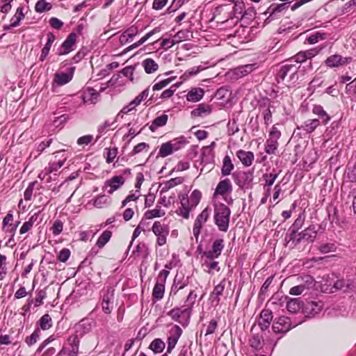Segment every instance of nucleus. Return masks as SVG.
I'll use <instances>...</instances> for the list:
<instances>
[{
    "label": "nucleus",
    "mask_w": 356,
    "mask_h": 356,
    "mask_svg": "<svg viewBox=\"0 0 356 356\" xmlns=\"http://www.w3.org/2000/svg\"><path fill=\"white\" fill-rule=\"evenodd\" d=\"M80 340L76 335H72L67 339V346L63 347L58 355L67 354L69 356H77Z\"/></svg>",
    "instance_id": "9"
},
{
    "label": "nucleus",
    "mask_w": 356,
    "mask_h": 356,
    "mask_svg": "<svg viewBox=\"0 0 356 356\" xmlns=\"http://www.w3.org/2000/svg\"><path fill=\"white\" fill-rule=\"evenodd\" d=\"M236 156L243 163V165L249 167L252 164L254 159L253 152L250 151H245L239 149L236 152Z\"/></svg>",
    "instance_id": "26"
},
{
    "label": "nucleus",
    "mask_w": 356,
    "mask_h": 356,
    "mask_svg": "<svg viewBox=\"0 0 356 356\" xmlns=\"http://www.w3.org/2000/svg\"><path fill=\"white\" fill-rule=\"evenodd\" d=\"M165 343L160 339H155L152 341L149 348L154 353H161L165 348Z\"/></svg>",
    "instance_id": "53"
},
{
    "label": "nucleus",
    "mask_w": 356,
    "mask_h": 356,
    "mask_svg": "<svg viewBox=\"0 0 356 356\" xmlns=\"http://www.w3.org/2000/svg\"><path fill=\"white\" fill-rule=\"evenodd\" d=\"M272 328L275 333H286L291 328V321L288 317L280 316L273 323Z\"/></svg>",
    "instance_id": "14"
},
{
    "label": "nucleus",
    "mask_w": 356,
    "mask_h": 356,
    "mask_svg": "<svg viewBox=\"0 0 356 356\" xmlns=\"http://www.w3.org/2000/svg\"><path fill=\"white\" fill-rule=\"evenodd\" d=\"M181 334L182 330L178 325H174L170 329V336L168 337V353H170L171 350L175 348Z\"/></svg>",
    "instance_id": "18"
},
{
    "label": "nucleus",
    "mask_w": 356,
    "mask_h": 356,
    "mask_svg": "<svg viewBox=\"0 0 356 356\" xmlns=\"http://www.w3.org/2000/svg\"><path fill=\"white\" fill-rule=\"evenodd\" d=\"M24 6H21L17 8V10L14 15V16L10 19V24L9 25H4L3 30L8 31L13 28L17 27L19 26L20 22L25 17V14L24 13Z\"/></svg>",
    "instance_id": "22"
},
{
    "label": "nucleus",
    "mask_w": 356,
    "mask_h": 356,
    "mask_svg": "<svg viewBox=\"0 0 356 356\" xmlns=\"http://www.w3.org/2000/svg\"><path fill=\"white\" fill-rule=\"evenodd\" d=\"M118 120V118H116L115 117L113 120L111 121L107 120L102 124L99 125L97 129L99 135L97 136L96 140L101 137V135L104 132L106 129L111 127L115 122H117Z\"/></svg>",
    "instance_id": "58"
},
{
    "label": "nucleus",
    "mask_w": 356,
    "mask_h": 356,
    "mask_svg": "<svg viewBox=\"0 0 356 356\" xmlns=\"http://www.w3.org/2000/svg\"><path fill=\"white\" fill-rule=\"evenodd\" d=\"M317 231L314 225H310L303 231L298 232L293 239H288V242L292 241L295 245H297L302 241L307 243H313L316 237Z\"/></svg>",
    "instance_id": "6"
},
{
    "label": "nucleus",
    "mask_w": 356,
    "mask_h": 356,
    "mask_svg": "<svg viewBox=\"0 0 356 356\" xmlns=\"http://www.w3.org/2000/svg\"><path fill=\"white\" fill-rule=\"evenodd\" d=\"M47 297V293L44 289H40L36 291V297L35 300V306L39 307L43 304V300Z\"/></svg>",
    "instance_id": "62"
},
{
    "label": "nucleus",
    "mask_w": 356,
    "mask_h": 356,
    "mask_svg": "<svg viewBox=\"0 0 356 356\" xmlns=\"http://www.w3.org/2000/svg\"><path fill=\"white\" fill-rule=\"evenodd\" d=\"M52 143V139H46L41 142L37 147V154L34 155V159H36L47 147H49Z\"/></svg>",
    "instance_id": "60"
},
{
    "label": "nucleus",
    "mask_w": 356,
    "mask_h": 356,
    "mask_svg": "<svg viewBox=\"0 0 356 356\" xmlns=\"http://www.w3.org/2000/svg\"><path fill=\"white\" fill-rule=\"evenodd\" d=\"M278 142L268 138L265 144V152L268 154H274L278 147Z\"/></svg>",
    "instance_id": "51"
},
{
    "label": "nucleus",
    "mask_w": 356,
    "mask_h": 356,
    "mask_svg": "<svg viewBox=\"0 0 356 356\" xmlns=\"http://www.w3.org/2000/svg\"><path fill=\"white\" fill-rule=\"evenodd\" d=\"M165 292V284L156 282L153 291H152V298L155 301L161 300L163 298Z\"/></svg>",
    "instance_id": "43"
},
{
    "label": "nucleus",
    "mask_w": 356,
    "mask_h": 356,
    "mask_svg": "<svg viewBox=\"0 0 356 356\" xmlns=\"http://www.w3.org/2000/svg\"><path fill=\"white\" fill-rule=\"evenodd\" d=\"M142 66L147 74H152L159 69L158 64L152 58H146L142 62Z\"/></svg>",
    "instance_id": "38"
},
{
    "label": "nucleus",
    "mask_w": 356,
    "mask_h": 356,
    "mask_svg": "<svg viewBox=\"0 0 356 356\" xmlns=\"http://www.w3.org/2000/svg\"><path fill=\"white\" fill-rule=\"evenodd\" d=\"M39 325L40 328L43 330L49 329L52 326L51 316L47 314L43 315L39 321Z\"/></svg>",
    "instance_id": "54"
},
{
    "label": "nucleus",
    "mask_w": 356,
    "mask_h": 356,
    "mask_svg": "<svg viewBox=\"0 0 356 356\" xmlns=\"http://www.w3.org/2000/svg\"><path fill=\"white\" fill-rule=\"evenodd\" d=\"M183 181H184V179L180 177L170 179V180L161 184L160 194L162 195L163 193H166L170 188H172L179 184H181Z\"/></svg>",
    "instance_id": "33"
},
{
    "label": "nucleus",
    "mask_w": 356,
    "mask_h": 356,
    "mask_svg": "<svg viewBox=\"0 0 356 356\" xmlns=\"http://www.w3.org/2000/svg\"><path fill=\"white\" fill-rule=\"evenodd\" d=\"M115 289L113 286H106L99 293L100 305L102 312L110 314L113 309Z\"/></svg>",
    "instance_id": "3"
},
{
    "label": "nucleus",
    "mask_w": 356,
    "mask_h": 356,
    "mask_svg": "<svg viewBox=\"0 0 356 356\" xmlns=\"http://www.w3.org/2000/svg\"><path fill=\"white\" fill-rule=\"evenodd\" d=\"M256 64H248L240 65L227 72V75L231 79L237 80L250 74L255 70Z\"/></svg>",
    "instance_id": "8"
},
{
    "label": "nucleus",
    "mask_w": 356,
    "mask_h": 356,
    "mask_svg": "<svg viewBox=\"0 0 356 356\" xmlns=\"http://www.w3.org/2000/svg\"><path fill=\"white\" fill-rule=\"evenodd\" d=\"M165 215V211L161 209V207H156V209L147 211L144 216L146 219H152L154 218L162 217Z\"/></svg>",
    "instance_id": "49"
},
{
    "label": "nucleus",
    "mask_w": 356,
    "mask_h": 356,
    "mask_svg": "<svg viewBox=\"0 0 356 356\" xmlns=\"http://www.w3.org/2000/svg\"><path fill=\"white\" fill-rule=\"evenodd\" d=\"M225 287V279L224 278L218 284L215 286L213 291L210 294V296L213 298L217 304H218L220 301V297L222 295Z\"/></svg>",
    "instance_id": "36"
},
{
    "label": "nucleus",
    "mask_w": 356,
    "mask_h": 356,
    "mask_svg": "<svg viewBox=\"0 0 356 356\" xmlns=\"http://www.w3.org/2000/svg\"><path fill=\"white\" fill-rule=\"evenodd\" d=\"M211 112V108L209 105L200 104L197 108L193 109L191 112V115L194 117H200L203 115H208Z\"/></svg>",
    "instance_id": "44"
},
{
    "label": "nucleus",
    "mask_w": 356,
    "mask_h": 356,
    "mask_svg": "<svg viewBox=\"0 0 356 356\" xmlns=\"http://www.w3.org/2000/svg\"><path fill=\"white\" fill-rule=\"evenodd\" d=\"M304 312L307 316L313 317L319 314L323 309L322 302L310 301L303 307Z\"/></svg>",
    "instance_id": "23"
},
{
    "label": "nucleus",
    "mask_w": 356,
    "mask_h": 356,
    "mask_svg": "<svg viewBox=\"0 0 356 356\" xmlns=\"http://www.w3.org/2000/svg\"><path fill=\"white\" fill-rule=\"evenodd\" d=\"M351 57H343L339 54H334L327 58L325 63L330 67H337L350 63L352 61Z\"/></svg>",
    "instance_id": "17"
},
{
    "label": "nucleus",
    "mask_w": 356,
    "mask_h": 356,
    "mask_svg": "<svg viewBox=\"0 0 356 356\" xmlns=\"http://www.w3.org/2000/svg\"><path fill=\"white\" fill-rule=\"evenodd\" d=\"M109 204V198L105 195H98L94 200L93 204L95 207L102 208L106 204Z\"/></svg>",
    "instance_id": "57"
},
{
    "label": "nucleus",
    "mask_w": 356,
    "mask_h": 356,
    "mask_svg": "<svg viewBox=\"0 0 356 356\" xmlns=\"http://www.w3.org/2000/svg\"><path fill=\"white\" fill-rule=\"evenodd\" d=\"M320 124V121L318 119L308 120L305 121L300 127L299 129L310 134L313 132Z\"/></svg>",
    "instance_id": "35"
},
{
    "label": "nucleus",
    "mask_w": 356,
    "mask_h": 356,
    "mask_svg": "<svg viewBox=\"0 0 356 356\" xmlns=\"http://www.w3.org/2000/svg\"><path fill=\"white\" fill-rule=\"evenodd\" d=\"M168 143H170L172 150L176 152L186 145V139L184 136H181L169 141Z\"/></svg>",
    "instance_id": "45"
},
{
    "label": "nucleus",
    "mask_w": 356,
    "mask_h": 356,
    "mask_svg": "<svg viewBox=\"0 0 356 356\" xmlns=\"http://www.w3.org/2000/svg\"><path fill=\"white\" fill-rule=\"evenodd\" d=\"M40 330L37 327L35 329L33 332L29 337H26L25 343L28 345V346H32L34 345L38 340L40 339Z\"/></svg>",
    "instance_id": "50"
},
{
    "label": "nucleus",
    "mask_w": 356,
    "mask_h": 356,
    "mask_svg": "<svg viewBox=\"0 0 356 356\" xmlns=\"http://www.w3.org/2000/svg\"><path fill=\"white\" fill-rule=\"evenodd\" d=\"M234 164L232 162L229 156L226 155L222 161V166L221 168V174L222 176L229 175L232 171L234 170Z\"/></svg>",
    "instance_id": "41"
},
{
    "label": "nucleus",
    "mask_w": 356,
    "mask_h": 356,
    "mask_svg": "<svg viewBox=\"0 0 356 356\" xmlns=\"http://www.w3.org/2000/svg\"><path fill=\"white\" fill-rule=\"evenodd\" d=\"M258 105L259 110L263 116L264 124L268 126L272 122L273 111H271V108L273 106L271 104V101L268 97L262 98L259 101Z\"/></svg>",
    "instance_id": "10"
},
{
    "label": "nucleus",
    "mask_w": 356,
    "mask_h": 356,
    "mask_svg": "<svg viewBox=\"0 0 356 356\" xmlns=\"http://www.w3.org/2000/svg\"><path fill=\"white\" fill-rule=\"evenodd\" d=\"M231 215L230 209L225 204L216 205L214 209V222L221 232H226L229 229Z\"/></svg>",
    "instance_id": "2"
},
{
    "label": "nucleus",
    "mask_w": 356,
    "mask_h": 356,
    "mask_svg": "<svg viewBox=\"0 0 356 356\" xmlns=\"http://www.w3.org/2000/svg\"><path fill=\"white\" fill-rule=\"evenodd\" d=\"M302 281L304 282V284H301L303 286H305V289H309L312 288L315 283V280L314 277L309 275H305L301 277Z\"/></svg>",
    "instance_id": "64"
},
{
    "label": "nucleus",
    "mask_w": 356,
    "mask_h": 356,
    "mask_svg": "<svg viewBox=\"0 0 356 356\" xmlns=\"http://www.w3.org/2000/svg\"><path fill=\"white\" fill-rule=\"evenodd\" d=\"M224 241L222 238L216 239L213 241L211 247V250L213 253L217 256H220L221 252L224 248Z\"/></svg>",
    "instance_id": "55"
},
{
    "label": "nucleus",
    "mask_w": 356,
    "mask_h": 356,
    "mask_svg": "<svg viewBox=\"0 0 356 356\" xmlns=\"http://www.w3.org/2000/svg\"><path fill=\"white\" fill-rule=\"evenodd\" d=\"M160 31L159 27H156L151 31L146 33L143 37H142L137 42H135L134 44L129 46L127 47L122 52V54H126L128 51L136 49L143 44L144 42H145L150 37H152L153 35H154L156 33H159Z\"/></svg>",
    "instance_id": "31"
},
{
    "label": "nucleus",
    "mask_w": 356,
    "mask_h": 356,
    "mask_svg": "<svg viewBox=\"0 0 356 356\" xmlns=\"http://www.w3.org/2000/svg\"><path fill=\"white\" fill-rule=\"evenodd\" d=\"M204 95V89L201 88H193L186 95V99L191 102H197L203 98Z\"/></svg>",
    "instance_id": "32"
},
{
    "label": "nucleus",
    "mask_w": 356,
    "mask_h": 356,
    "mask_svg": "<svg viewBox=\"0 0 356 356\" xmlns=\"http://www.w3.org/2000/svg\"><path fill=\"white\" fill-rule=\"evenodd\" d=\"M243 10V5H236L234 8L235 17L238 18L237 14L240 15L241 19L248 23L251 22L256 15V11L254 8L250 7L248 9Z\"/></svg>",
    "instance_id": "13"
},
{
    "label": "nucleus",
    "mask_w": 356,
    "mask_h": 356,
    "mask_svg": "<svg viewBox=\"0 0 356 356\" xmlns=\"http://www.w3.org/2000/svg\"><path fill=\"white\" fill-rule=\"evenodd\" d=\"M293 64H286L280 68L276 75V81L277 83L282 82L286 76L290 74L291 71L293 70Z\"/></svg>",
    "instance_id": "34"
},
{
    "label": "nucleus",
    "mask_w": 356,
    "mask_h": 356,
    "mask_svg": "<svg viewBox=\"0 0 356 356\" xmlns=\"http://www.w3.org/2000/svg\"><path fill=\"white\" fill-rule=\"evenodd\" d=\"M99 96L98 92L92 88H88L81 94V99L84 104H95Z\"/></svg>",
    "instance_id": "28"
},
{
    "label": "nucleus",
    "mask_w": 356,
    "mask_h": 356,
    "mask_svg": "<svg viewBox=\"0 0 356 356\" xmlns=\"http://www.w3.org/2000/svg\"><path fill=\"white\" fill-rule=\"evenodd\" d=\"M249 344L254 350H259L264 345L263 337L259 334H253L249 339Z\"/></svg>",
    "instance_id": "42"
},
{
    "label": "nucleus",
    "mask_w": 356,
    "mask_h": 356,
    "mask_svg": "<svg viewBox=\"0 0 356 356\" xmlns=\"http://www.w3.org/2000/svg\"><path fill=\"white\" fill-rule=\"evenodd\" d=\"M168 116L166 114H162L160 116L156 117L149 126V129L154 132L159 127H163L168 122Z\"/></svg>",
    "instance_id": "40"
},
{
    "label": "nucleus",
    "mask_w": 356,
    "mask_h": 356,
    "mask_svg": "<svg viewBox=\"0 0 356 356\" xmlns=\"http://www.w3.org/2000/svg\"><path fill=\"white\" fill-rule=\"evenodd\" d=\"M58 157L59 159L57 161L49 163V166L46 168L47 172H49V174L56 172L63 165L64 163L67 159L65 151L60 150L56 152L55 159H57Z\"/></svg>",
    "instance_id": "15"
},
{
    "label": "nucleus",
    "mask_w": 356,
    "mask_h": 356,
    "mask_svg": "<svg viewBox=\"0 0 356 356\" xmlns=\"http://www.w3.org/2000/svg\"><path fill=\"white\" fill-rule=\"evenodd\" d=\"M52 8V5L47 2L46 0H38L35 5V10L36 13H42L49 11Z\"/></svg>",
    "instance_id": "47"
},
{
    "label": "nucleus",
    "mask_w": 356,
    "mask_h": 356,
    "mask_svg": "<svg viewBox=\"0 0 356 356\" xmlns=\"http://www.w3.org/2000/svg\"><path fill=\"white\" fill-rule=\"evenodd\" d=\"M202 266L204 270L209 274H213L214 271L219 272L220 267L219 266V262L217 261H203Z\"/></svg>",
    "instance_id": "37"
},
{
    "label": "nucleus",
    "mask_w": 356,
    "mask_h": 356,
    "mask_svg": "<svg viewBox=\"0 0 356 356\" xmlns=\"http://www.w3.org/2000/svg\"><path fill=\"white\" fill-rule=\"evenodd\" d=\"M174 77L168 78L163 80H161L157 83H155L152 86V90L154 91H157L163 89L165 86H167L170 83H171L174 80Z\"/></svg>",
    "instance_id": "59"
},
{
    "label": "nucleus",
    "mask_w": 356,
    "mask_h": 356,
    "mask_svg": "<svg viewBox=\"0 0 356 356\" xmlns=\"http://www.w3.org/2000/svg\"><path fill=\"white\" fill-rule=\"evenodd\" d=\"M111 236L112 232L111 231H104L98 238L96 245L100 249L102 248L110 241Z\"/></svg>",
    "instance_id": "46"
},
{
    "label": "nucleus",
    "mask_w": 356,
    "mask_h": 356,
    "mask_svg": "<svg viewBox=\"0 0 356 356\" xmlns=\"http://www.w3.org/2000/svg\"><path fill=\"white\" fill-rule=\"evenodd\" d=\"M305 220V215L301 213L298 215V218L295 220L294 222L289 227L286 240L295 238L296 235L298 233V231L302 227Z\"/></svg>",
    "instance_id": "19"
},
{
    "label": "nucleus",
    "mask_w": 356,
    "mask_h": 356,
    "mask_svg": "<svg viewBox=\"0 0 356 356\" xmlns=\"http://www.w3.org/2000/svg\"><path fill=\"white\" fill-rule=\"evenodd\" d=\"M304 306L298 298H290L287 300L286 308L291 313H297Z\"/></svg>",
    "instance_id": "39"
},
{
    "label": "nucleus",
    "mask_w": 356,
    "mask_h": 356,
    "mask_svg": "<svg viewBox=\"0 0 356 356\" xmlns=\"http://www.w3.org/2000/svg\"><path fill=\"white\" fill-rule=\"evenodd\" d=\"M232 177L235 184L241 189L251 188L254 179V170L248 171H235L232 174Z\"/></svg>",
    "instance_id": "4"
},
{
    "label": "nucleus",
    "mask_w": 356,
    "mask_h": 356,
    "mask_svg": "<svg viewBox=\"0 0 356 356\" xmlns=\"http://www.w3.org/2000/svg\"><path fill=\"white\" fill-rule=\"evenodd\" d=\"M47 41L46 44H44V47L42 49L40 56L39 57V60L41 62H43L47 56H48L50 49L52 46V44L56 40V37L54 34L51 32H49L47 35Z\"/></svg>",
    "instance_id": "30"
},
{
    "label": "nucleus",
    "mask_w": 356,
    "mask_h": 356,
    "mask_svg": "<svg viewBox=\"0 0 356 356\" xmlns=\"http://www.w3.org/2000/svg\"><path fill=\"white\" fill-rule=\"evenodd\" d=\"M74 70H75V67H71L69 68V70L67 72H56L54 74V81L58 86H63V85L69 83L72 79Z\"/></svg>",
    "instance_id": "20"
},
{
    "label": "nucleus",
    "mask_w": 356,
    "mask_h": 356,
    "mask_svg": "<svg viewBox=\"0 0 356 356\" xmlns=\"http://www.w3.org/2000/svg\"><path fill=\"white\" fill-rule=\"evenodd\" d=\"M201 197L202 193L197 189L194 190L189 196H180L181 207L177 211V213L179 216H182L184 218L188 219L189 218L191 211L197 207L201 200Z\"/></svg>",
    "instance_id": "1"
},
{
    "label": "nucleus",
    "mask_w": 356,
    "mask_h": 356,
    "mask_svg": "<svg viewBox=\"0 0 356 356\" xmlns=\"http://www.w3.org/2000/svg\"><path fill=\"white\" fill-rule=\"evenodd\" d=\"M139 33V29L136 26H131L126 29L120 36L119 42L121 45H124L131 42L134 37Z\"/></svg>",
    "instance_id": "21"
},
{
    "label": "nucleus",
    "mask_w": 356,
    "mask_h": 356,
    "mask_svg": "<svg viewBox=\"0 0 356 356\" xmlns=\"http://www.w3.org/2000/svg\"><path fill=\"white\" fill-rule=\"evenodd\" d=\"M147 254V247L143 243H138L132 252V254L135 257H139L140 255H142L143 257H146Z\"/></svg>",
    "instance_id": "52"
},
{
    "label": "nucleus",
    "mask_w": 356,
    "mask_h": 356,
    "mask_svg": "<svg viewBox=\"0 0 356 356\" xmlns=\"http://www.w3.org/2000/svg\"><path fill=\"white\" fill-rule=\"evenodd\" d=\"M273 320V313L269 309H264L260 314L259 325L262 330H267Z\"/></svg>",
    "instance_id": "25"
},
{
    "label": "nucleus",
    "mask_w": 356,
    "mask_h": 356,
    "mask_svg": "<svg viewBox=\"0 0 356 356\" xmlns=\"http://www.w3.org/2000/svg\"><path fill=\"white\" fill-rule=\"evenodd\" d=\"M167 315L170 316L173 321L181 323L182 325H186L190 321L191 308V307L184 306L181 307H176L170 310L167 313Z\"/></svg>",
    "instance_id": "5"
},
{
    "label": "nucleus",
    "mask_w": 356,
    "mask_h": 356,
    "mask_svg": "<svg viewBox=\"0 0 356 356\" xmlns=\"http://www.w3.org/2000/svg\"><path fill=\"white\" fill-rule=\"evenodd\" d=\"M76 34L74 33L69 34L59 48L58 54L59 56L65 55L72 51L73 50V47L76 43Z\"/></svg>",
    "instance_id": "16"
},
{
    "label": "nucleus",
    "mask_w": 356,
    "mask_h": 356,
    "mask_svg": "<svg viewBox=\"0 0 356 356\" xmlns=\"http://www.w3.org/2000/svg\"><path fill=\"white\" fill-rule=\"evenodd\" d=\"M210 210L208 208H205L197 217L195 220L193 234L196 241H197L200 234L201 232L202 227L204 224L207 222L209 217Z\"/></svg>",
    "instance_id": "12"
},
{
    "label": "nucleus",
    "mask_w": 356,
    "mask_h": 356,
    "mask_svg": "<svg viewBox=\"0 0 356 356\" xmlns=\"http://www.w3.org/2000/svg\"><path fill=\"white\" fill-rule=\"evenodd\" d=\"M277 126V124L273 125L271 130L269 132L268 138L278 142L282 134Z\"/></svg>",
    "instance_id": "63"
},
{
    "label": "nucleus",
    "mask_w": 356,
    "mask_h": 356,
    "mask_svg": "<svg viewBox=\"0 0 356 356\" xmlns=\"http://www.w3.org/2000/svg\"><path fill=\"white\" fill-rule=\"evenodd\" d=\"M174 151L172 150L170 143L168 142L163 143L159 149V154L160 156L164 158L166 157L171 154H172Z\"/></svg>",
    "instance_id": "56"
},
{
    "label": "nucleus",
    "mask_w": 356,
    "mask_h": 356,
    "mask_svg": "<svg viewBox=\"0 0 356 356\" xmlns=\"http://www.w3.org/2000/svg\"><path fill=\"white\" fill-rule=\"evenodd\" d=\"M124 182L125 179L123 176H113L104 182L102 190L106 191L108 194H113L115 191L121 188Z\"/></svg>",
    "instance_id": "11"
},
{
    "label": "nucleus",
    "mask_w": 356,
    "mask_h": 356,
    "mask_svg": "<svg viewBox=\"0 0 356 356\" xmlns=\"http://www.w3.org/2000/svg\"><path fill=\"white\" fill-rule=\"evenodd\" d=\"M232 191V185L229 179H225L222 181H220L215 190L214 194L216 195H225L228 193H231Z\"/></svg>",
    "instance_id": "27"
},
{
    "label": "nucleus",
    "mask_w": 356,
    "mask_h": 356,
    "mask_svg": "<svg viewBox=\"0 0 356 356\" xmlns=\"http://www.w3.org/2000/svg\"><path fill=\"white\" fill-rule=\"evenodd\" d=\"M289 8L287 3H282L280 4L273 3L267 9L266 13L269 14L268 18L274 19L277 17V15L284 10H287Z\"/></svg>",
    "instance_id": "29"
},
{
    "label": "nucleus",
    "mask_w": 356,
    "mask_h": 356,
    "mask_svg": "<svg viewBox=\"0 0 356 356\" xmlns=\"http://www.w3.org/2000/svg\"><path fill=\"white\" fill-rule=\"evenodd\" d=\"M278 175L279 173L275 170H273L270 173H265L263 175V179L265 181L264 187L271 186L277 178Z\"/></svg>",
    "instance_id": "48"
},
{
    "label": "nucleus",
    "mask_w": 356,
    "mask_h": 356,
    "mask_svg": "<svg viewBox=\"0 0 356 356\" xmlns=\"http://www.w3.org/2000/svg\"><path fill=\"white\" fill-rule=\"evenodd\" d=\"M188 284L187 280L184 279L183 275L177 274L174 278L173 284L171 286L170 295L175 296L177 293L184 289Z\"/></svg>",
    "instance_id": "24"
},
{
    "label": "nucleus",
    "mask_w": 356,
    "mask_h": 356,
    "mask_svg": "<svg viewBox=\"0 0 356 356\" xmlns=\"http://www.w3.org/2000/svg\"><path fill=\"white\" fill-rule=\"evenodd\" d=\"M152 230L153 233L157 236V244L160 246L165 244L166 238L169 234L168 225L162 224L159 221H155L153 224Z\"/></svg>",
    "instance_id": "7"
},
{
    "label": "nucleus",
    "mask_w": 356,
    "mask_h": 356,
    "mask_svg": "<svg viewBox=\"0 0 356 356\" xmlns=\"http://www.w3.org/2000/svg\"><path fill=\"white\" fill-rule=\"evenodd\" d=\"M180 84L181 83H177L176 84L171 86L170 88L164 90L161 93L160 97L162 99H168L174 95L175 92L176 91L177 88L179 87Z\"/></svg>",
    "instance_id": "61"
}]
</instances>
